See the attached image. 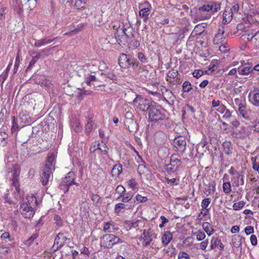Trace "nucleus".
<instances>
[{"label": "nucleus", "instance_id": "nucleus-1", "mask_svg": "<svg viewBox=\"0 0 259 259\" xmlns=\"http://www.w3.org/2000/svg\"><path fill=\"white\" fill-rule=\"evenodd\" d=\"M221 4L214 1H206L200 7L196 13V18L199 20L208 19L212 14L221 10Z\"/></svg>", "mask_w": 259, "mask_h": 259}, {"label": "nucleus", "instance_id": "nucleus-2", "mask_svg": "<svg viewBox=\"0 0 259 259\" xmlns=\"http://www.w3.org/2000/svg\"><path fill=\"white\" fill-rule=\"evenodd\" d=\"M134 32V30L130 24H122L116 29L114 36L118 44L123 47L126 46L128 40L135 35Z\"/></svg>", "mask_w": 259, "mask_h": 259}, {"label": "nucleus", "instance_id": "nucleus-3", "mask_svg": "<svg viewBox=\"0 0 259 259\" xmlns=\"http://www.w3.org/2000/svg\"><path fill=\"white\" fill-rule=\"evenodd\" d=\"M166 118L165 110L160 106H151L148 111V119L150 122H156Z\"/></svg>", "mask_w": 259, "mask_h": 259}, {"label": "nucleus", "instance_id": "nucleus-4", "mask_svg": "<svg viewBox=\"0 0 259 259\" xmlns=\"http://www.w3.org/2000/svg\"><path fill=\"white\" fill-rule=\"evenodd\" d=\"M100 244L106 248H111L114 245L123 241L117 236L112 234H106L100 237Z\"/></svg>", "mask_w": 259, "mask_h": 259}, {"label": "nucleus", "instance_id": "nucleus-5", "mask_svg": "<svg viewBox=\"0 0 259 259\" xmlns=\"http://www.w3.org/2000/svg\"><path fill=\"white\" fill-rule=\"evenodd\" d=\"M118 64L121 68L128 69L131 66L133 68L138 67L139 65V61L131 56L124 53H121L118 58Z\"/></svg>", "mask_w": 259, "mask_h": 259}, {"label": "nucleus", "instance_id": "nucleus-6", "mask_svg": "<svg viewBox=\"0 0 259 259\" xmlns=\"http://www.w3.org/2000/svg\"><path fill=\"white\" fill-rule=\"evenodd\" d=\"M229 173L231 176V179L233 187H238L244 185V175L243 171H238L234 167L231 166L229 169Z\"/></svg>", "mask_w": 259, "mask_h": 259}, {"label": "nucleus", "instance_id": "nucleus-7", "mask_svg": "<svg viewBox=\"0 0 259 259\" xmlns=\"http://www.w3.org/2000/svg\"><path fill=\"white\" fill-rule=\"evenodd\" d=\"M38 204L35 194H28L26 200L21 204L20 208L23 210H36Z\"/></svg>", "mask_w": 259, "mask_h": 259}, {"label": "nucleus", "instance_id": "nucleus-8", "mask_svg": "<svg viewBox=\"0 0 259 259\" xmlns=\"http://www.w3.org/2000/svg\"><path fill=\"white\" fill-rule=\"evenodd\" d=\"M133 104L135 107L143 112L149 110L150 108L152 106L150 100L142 97L141 95H137Z\"/></svg>", "mask_w": 259, "mask_h": 259}, {"label": "nucleus", "instance_id": "nucleus-9", "mask_svg": "<svg viewBox=\"0 0 259 259\" xmlns=\"http://www.w3.org/2000/svg\"><path fill=\"white\" fill-rule=\"evenodd\" d=\"M177 156V155H172L170 157V163L166 165L165 170L169 174L177 171L181 166V160L178 159Z\"/></svg>", "mask_w": 259, "mask_h": 259}, {"label": "nucleus", "instance_id": "nucleus-10", "mask_svg": "<svg viewBox=\"0 0 259 259\" xmlns=\"http://www.w3.org/2000/svg\"><path fill=\"white\" fill-rule=\"evenodd\" d=\"M69 240L63 233H59L55 237L53 248L57 250L63 247L67 240Z\"/></svg>", "mask_w": 259, "mask_h": 259}, {"label": "nucleus", "instance_id": "nucleus-11", "mask_svg": "<svg viewBox=\"0 0 259 259\" xmlns=\"http://www.w3.org/2000/svg\"><path fill=\"white\" fill-rule=\"evenodd\" d=\"M75 175L72 171H70L67 174L66 176L63 178L62 181L63 186L67 187L66 192L69 190V186L72 185H76L75 183Z\"/></svg>", "mask_w": 259, "mask_h": 259}, {"label": "nucleus", "instance_id": "nucleus-12", "mask_svg": "<svg viewBox=\"0 0 259 259\" xmlns=\"http://www.w3.org/2000/svg\"><path fill=\"white\" fill-rule=\"evenodd\" d=\"M247 21L251 25L254 24L259 28V13L256 11H250L247 15Z\"/></svg>", "mask_w": 259, "mask_h": 259}, {"label": "nucleus", "instance_id": "nucleus-13", "mask_svg": "<svg viewBox=\"0 0 259 259\" xmlns=\"http://www.w3.org/2000/svg\"><path fill=\"white\" fill-rule=\"evenodd\" d=\"M154 234L150 229L148 230H144L141 238L143 240V244L144 246H148L152 241V236Z\"/></svg>", "mask_w": 259, "mask_h": 259}, {"label": "nucleus", "instance_id": "nucleus-14", "mask_svg": "<svg viewBox=\"0 0 259 259\" xmlns=\"http://www.w3.org/2000/svg\"><path fill=\"white\" fill-rule=\"evenodd\" d=\"M174 145L177 150L182 152L186 149V142L183 137H179L174 139Z\"/></svg>", "mask_w": 259, "mask_h": 259}, {"label": "nucleus", "instance_id": "nucleus-15", "mask_svg": "<svg viewBox=\"0 0 259 259\" xmlns=\"http://www.w3.org/2000/svg\"><path fill=\"white\" fill-rule=\"evenodd\" d=\"M238 112L240 115L244 119L247 120L250 119L251 111L247 109L246 104H239Z\"/></svg>", "mask_w": 259, "mask_h": 259}, {"label": "nucleus", "instance_id": "nucleus-16", "mask_svg": "<svg viewBox=\"0 0 259 259\" xmlns=\"http://www.w3.org/2000/svg\"><path fill=\"white\" fill-rule=\"evenodd\" d=\"M259 29V28H258ZM247 39L250 41L256 47H259V29L255 30L247 34Z\"/></svg>", "mask_w": 259, "mask_h": 259}, {"label": "nucleus", "instance_id": "nucleus-17", "mask_svg": "<svg viewBox=\"0 0 259 259\" xmlns=\"http://www.w3.org/2000/svg\"><path fill=\"white\" fill-rule=\"evenodd\" d=\"M51 173V168H50L48 166L46 167H44L43 172L40 176V181L43 185L45 186L48 184Z\"/></svg>", "mask_w": 259, "mask_h": 259}, {"label": "nucleus", "instance_id": "nucleus-18", "mask_svg": "<svg viewBox=\"0 0 259 259\" xmlns=\"http://www.w3.org/2000/svg\"><path fill=\"white\" fill-rule=\"evenodd\" d=\"M229 179V176L225 174L223 177V191L226 194H229L232 191L231 185Z\"/></svg>", "mask_w": 259, "mask_h": 259}, {"label": "nucleus", "instance_id": "nucleus-19", "mask_svg": "<svg viewBox=\"0 0 259 259\" xmlns=\"http://www.w3.org/2000/svg\"><path fill=\"white\" fill-rule=\"evenodd\" d=\"M86 3L81 0H75L74 2V6L78 10H85L84 14L88 16L92 14V13L90 11L89 9H87L85 7Z\"/></svg>", "mask_w": 259, "mask_h": 259}, {"label": "nucleus", "instance_id": "nucleus-20", "mask_svg": "<svg viewBox=\"0 0 259 259\" xmlns=\"http://www.w3.org/2000/svg\"><path fill=\"white\" fill-rule=\"evenodd\" d=\"M218 247L220 250H223L224 245L222 243L221 240L218 237H212L210 241V250L214 249Z\"/></svg>", "mask_w": 259, "mask_h": 259}, {"label": "nucleus", "instance_id": "nucleus-21", "mask_svg": "<svg viewBox=\"0 0 259 259\" xmlns=\"http://www.w3.org/2000/svg\"><path fill=\"white\" fill-rule=\"evenodd\" d=\"M212 108H217L216 111L221 114H223L227 109V107L221 103L220 100H213L211 102Z\"/></svg>", "mask_w": 259, "mask_h": 259}, {"label": "nucleus", "instance_id": "nucleus-22", "mask_svg": "<svg viewBox=\"0 0 259 259\" xmlns=\"http://www.w3.org/2000/svg\"><path fill=\"white\" fill-rule=\"evenodd\" d=\"M179 73L177 69L174 68L169 70L167 73L166 80L171 85H175V81L172 80L178 76Z\"/></svg>", "mask_w": 259, "mask_h": 259}, {"label": "nucleus", "instance_id": "nucleus-23", "mask_svg": "<svg viewBox=\"0 0 259 259\" xmlns=\"http://www.w3.org/2000/svg\"><path fill=\"white\" fill-rule=\"evenodd\" d=\"M233 15L231 8L230 7H226L223 14V21L225 23H229L232 20Z\"/></svg>", "mask_w": 259, "mask_h": 259}, {"label": "nucleus", "instance_id": "nucleus-24", "mask_svg": "<svg viewBox=\"0 0 259 259\" xmlns=\"http://www.w3.org/2000/svg\"><path fill=\"white\" fill-rule=\"evenodd\" d=\"M20 122L23 124H29L31 122V118L26 111H22L19 115Z\"/></svg>", "mask_w": 259, "mask_h": 259}, {"label": "nucleus", "instance_id": "nucleus-25", "mask_svg": "<svg viewBox=\"0 0 259 259\" xmlns=\"http://www.w3.org/2000/svg\"><path fill=\"white\" fill-rule=\"evenodd\" d=\"M249 101L255 107H259V93L250 92L248 95Z\"/></svg>", "mask_w": 259, "mask_h": 259}, {"label": "nucleus", "instance_id": "nucleus-26", "mask_svg": "<svg viewBox=\"0 0 259 259\" xmlns=\"http://www.w3.org/2000/svg\"><path fill=\"white\" fill-rule=\"evenodd\" d=\"M124 124L126 128L131 132H134L137 130V124L134 119L124 120Z\"/></svg>", "mask_w": 259, "mask_h": 259}, {"label": "nucleus", "instance_id": "nucleus-27", "mask_svg": "<svg viewBox=\"0 0 259 259\" xmlns=\"http://www.w3.org/2000/svg\"><path fill=\"white\" fill-rule=\"evenodd\" d=\"M24 192L20 189L16 190L12 194L13 199L15 200V204H17L18 202H20L23 199Z\"/></svg>", "mask_w": 259, "mask_h": 259}, {"label": "nucleus", "instance_id": "nucleus-28", "mask_svg": "<svg viewBox=\"0 0 259 259\" xmlns=\"http://www.w3.org/2000/svg\"><path fill=\"white\" fill-rule=\"evenodd\" d=\"M56 38H57V37L53 39H48L47 37H45L41 39H36L34 45L36 48H39L53 42Z\"/></svg>", "mask_w": 259, "mask_h": 259}, {"label": "nucleus", "instance_id": "nucleus-29", "mask_svg": "<svg viewBox=\"0 0 259 259\" xmlns=\"http://www.w3.org/2000/svg\"><path fill=\"white\" fill-rule=\"evenodd\" d=\"M97 81L96 76L94 75H90L85 78V82L88 85L92 84L94 87H101L102 85L101 83H96Z\"/></svg>", "mask_w": 259, "mask_h": 259}, {"label": "nucleus", "instance_id": "nucleus-30", "mask_svg": "<svg viewBox=\"0 0 259 259\" xmlns=\"http://www.w3.org/2000/svg\"><path fill=\"white\" fill-rule=\"evenodd\" d=\"M223 152L227 155H230L232 153V145L230 141H226L222 144Z\"/></svg>", "mask_w": 259, "mask_h": 259}, {"label": "nucleus", "instance_id": "nucleus-31", "mask_svg": "<svg viewBox=\"0 0 259 259\" xmlns=\"http://www.w3.org/2000/svg\"><path fill=\"white\" fill-rule=\"evenodd\" d=\"M218 63V61L217 60H213L207 67V69L205 70L204 73L209 75L214 72L217 68V64Z\"/></svg>", "mask_w": 259, "mask_h": 259}, {"label": "nucleus", "instance_id": "nucleus-32", "mask_svg": "<svg viewBox=\"0 0 259 259\" xmlns=\"http://www.w3.org/2000/svg\"><path fill=\"white\" fill-rule=\"evenodd\" d=\"M55 157L56 155L54 152H49L47 156V163L45 167H46L48 166L50 168H52V166L55 164Z\"/></svg>", "mask_w": 259, "mask_h": 259}, {"label": "nucleus", "instance_id": "nucleus-33", "mask_svg": "<svg viewBox=\"0 0 259 259\" xmlns=\"http://www.w3.org/2000/svg\"><path fill=\"white\" fill-rule=\"evenodd\" d=\"M91 198L93 205L96 207V208H99L102 204L101 197L98 194L92 193L91 195Z\"/></svg>", "mask_w": 259, "mask_h": 259}, {"label": "nucleus", "instance_id": "nucleus-34", "mask_svg": "<svg viewBox=\"0 0 259 259\" xmlns=\"http://www.w3.org/2000/svg\"><path fill=\"white\" fill-rule=\"evenodd\" d=\"M122 172V165L120 164H116L114 165L111 170V174L114 177H117Z\"/></svg>", "mask_w": 259, "mask_h": 259}, {"label": "nucleus", "instance_id": "nucleus-35", "mask_svg": "<svg viewBox=\"0 0 259 259\" xmlns=\"http://www.w3.org/2000/svg\"><path fill=\"white\" fill-rule=\"evenodd\" d=\"M140 46V41L136 39L134 35L131 39L128 40V43H127L125 47H128V48H131L133 49H135L138 48Z\"/></svg>", "mask_w": 259, "mask_h": 259}, {"label": "nucleus", "instance_id": "nucleus-36", "mask_svg": "<svg viewBox=\"0 0 259 259\" xmlns=\"http://www.w3.org/2000/svg\"><path fill=\"white\" fill-rule=\"evenodd\" d=\"M159 85V83L158 82H156L152 84L153 89H148L147 90V92L149 94H151L154 96H156L157 97H160V94L158 92V86Z\"/></svg>", "mask_w": 259, "mask_h": 259}, {"label": "nucleus", "instance_id": "nucleus-37", "mask_svg": "<svg viewBox=\"0 0 259 259\" xmlns=\"http://www.w3.org/2000/svg\"><path fill=\"white\" fill-rule=\"evenodd\" d=\"M244 238L239 235H234L232 237V244L235 247H239L242 244V240Z\"/></svg>", "mask_w": 259, "mask_h": 259}, {"label": "nucleus", "instance_id": "nucleus-38", "mask_svg": "<svg viewBox=\"0 0 259 259\" xmlns=\"http://www.w3.org/2000/svg\"><path fill=\"white\" fill-rule=\"evenodd\" d=\"M172 234L169 231H166L164 233L161 238L162 243L164 245H167L172 239Z\"/></svg>", "mask_w": 259, "mask_h": 259}, {"label": "nucleus", "instance_id": "nucleus-39", "mask_svg": "<svg viewBox=\"0 0 259 259\" xmlns=\"http://www.w3.org/2000/svg\"><path fill=\"white\" fill-rule=\"evenodd\" d=\"M237 70L239 74L241 75H248L253 71V69H252V68L250 66L239 67Z\"/></svg>", "mask_w": 259, "mask_h": 259}, {"label": "nucleus", "instance_id": "nucleus-40", "mask_svg": "<svg viewBox=\"0 0 259 259\" xmlns=\"http://www.w3.org/2000/svg\"><path fill=\"white\" fill-rule=\"evenodd\" d=\"M87 123L85 125V133L89 135L90 133L92 132L93 127V123L92 118H87Z\"/></svg>", "mask_w": 259, "mask_h": 259}, {"label": "nucleus", "instance_id": "nucleus-41", "mask_svg": "<svg viewBox=\"0 0 259 259\" xmlns=\"http://www.w3.org/2000/svg\"><path fill=\"white\" fill-rule=\"evenodd\" d=\"M140 9L139 15L144 19V21L146 22L149 19V15H150L151 11L144 8Z\"/></svg>", "mask_w": 259, "mask_h": 259}, {"label": "nucleus", "instance_id": "nucleus-42", "mask_svg": "<svg viewBox=\"0 0 259 259\" xmlns=\"http://www.w3.org/2000/svg\"><path fill=\"white\" fill-rule=\"evenodd\" d=\"M165 179L167 184L170 186H177L179 185L180 177L171 179L165 177Z\"/></svg>", "mask_w": 259, "mask_h": 259}, {"label": "nucleus", "instance_id": "nucleus-43", "mask_svg": "<svg viewBox=\"0 0 259 259\" xmlns=\"http://www.w3.org/2000/svg\"><path fill=\"white\" fill-rule=\"evenodd\" d=\"M12 185L13 186L16 190L20 189V184L19 182V175L17 174V172L15 171L12 180Z\"/></svg>", "mask_w": 259, "mask_h": 259}, {"label": "nucleus", "instance_id": "nucleus-44", "mask_svg": "<svg viewBox=\"0 0 259 259\" xmlns=\"http://www.w3.org/2000/svg\"><path fill=\"white\" fill-rule=\"evenodd\" d=\"M40 53H38L35 56L32 57V59L26 69V71L31 69L34 64L37 62L41 56Z\"/></svg>", "mask_w": 259, "mask_h": 259}, {"label": "nucleus", "instance_id": "nucleus-45", "mask_svg": "<svg viewBox=\"0 0 259 259\" xmlns=\"http://www.w3.org/2000/svg\"><path fill=\"white\" fill-rule=\"evenodd\" d=\"M215 190V186L214 185L211 186L210 184H209L204 189L203 193L206 196H208L211 195L212 192H214Z\"/></svg>", "mask_w": 259, "mask_h": 259}, {"label": "nucleus", "instance_id": "nucleus-46", "mask_svg": "<svg viewBox=\"0 0 259 259\" xmlns=\"http://www.w3.org/2000/svg\"><path fill=\"white\" fill-rule=\"evenodd\" d=\"M192 89L191 83L189 81H185L182 84L183 92L188 93Z\"/></svg>", "mask_w": 259, "mask_h": 259}, {"label": "nucleus", "instance_id": "nucleus-47", "mask_svg": "<svg viewBox=\"0 0 259 259\" xmlns=\"http://www.w3.org/2000/svg\"><path fill=\"white\" fill-rule=\"evenodd\" d=\"M115 192L116 193L119 194V196L117 197V198L119 199L123 196V194L125 192V189L123 186L119 185L117 186L115 189Z\"/></svg>", "mask_w": 259, "mask_h": 259}, {"label": "nucleus", "instance_id": "nucleus-48", "mask_svg": "<svg viewBox=\"0 0 259 259\" xmlns=\"http://www.w3.org/2000/svg\"><path fill=\"white\" fill-rule=\"evenodd\" d=\"M99 144V151H101L103 154L106 155L108 157H109L108 155V148L106 145L104 143L101 144L98 142Z\"/></svg>", "mask_w": 259, "mask_h": 259}, {"label": "nucleus", "instance_id": "nucleus-49", "mask_svg": "<svg viewBox=\"0 0 259 259\" xmlns=\"http://www.w3.org/2000/svg\"><path fill=\"white\" fill-rule=\"evenodd\" d=\"M139 8H144L145 9H148L150 11L152 10V7L150 3L146 0L142 1L141 3L139 4Z\"/></svg>", "mask_w": 259, "mask_h": 259}, {"label": "nucleus", "instance_id": "nucleus-50", "mask_svg": "<svg viewBox=\"0 0 259 259\" xmlns=\"http://www.w3.org/2000/svg\"><path fill=\"white\" fill-rule=\"evenodd\" d=\"M225 39V36L215 34L213 38V42L214 45H219L224 42Z\"/></svg>", "mask_w": 259, "mask_h": 259}, {"label": "nucleus", "instance_id": "nucleus-51", "mask_svg": "<svg viewBox=\"0 0 259 259\" xmlns=\"http://www.w3.org/2000/svg\"><path fill=\"white\" fill-rule=\"evenodd\" d=\"M127 185L134 191L137 188L138 183L136 179H131L127 181Z\"/></svg>", "mask_w": 259, "mask_h": 259}, {"label": "nucleus", "instance_id": "nucleus-52", "mask_svg": "<svg viewBox=\"0 0 259 259\" xmlns=\"http://www.w3.org/2000/svg\"><path fill=\"white\" fill-rule=\"evenodd\" d=\"M17 119L15 116L12 117V125L11 127L12 133L16 132L19 128V125L17 123Z\"/></svg>", "mask_w": 259, "mask_h": 259}, {"label": "nucleus", "instance_id": "nucleus-53", "mask_svg": "<svg viewBox=\"0 0 259 259\" xmlns=\"http://www.w3.org/2000/svg\"><path fill=\"white\" fill-rule=\"evenodd\" d=\"M245 204V202L244 201H240L234 203L233 207L234 210H238L243 208Z\"/></svg>", "mask_w": 259, "mask_h": 259}, {"label": "nucleus", "instance_id": "nucleus-54", "mask_svg": "<svg viewBox=\"0 0 259 259\" xmlns=\"http://www.w3.org/2000/svg\"><path fill=\"white\" fill-rule=\"evenodd\" d=\"M202 227L208 236H210L213 232V230L211 229V231H209L210 225L208 222H204L202 224Z\"/></svg>", "mask_w": 259, "mask_h": 259}, {"label": "nucleus", "instance_id": "nucleus-55", "mask_svg": "<svg viewBox=\"0 0 259 259\" xmlns=\"http://www.w3.org/2000/svg\"><path fill=\"white\" fill-rule=\"evenodd\" d=\"M239 133L245 134L247 136H249L251 134V127H250V126H242L241 127L240 130L239 131Z\"/></svg>", "mask_w": 259, "mask_h": 259}, {"label": "nucleus", "instance_id": "nucleus-56", "mask_svg": "<svg viewBox=\"0 0 259 259\" xmlns=\"http://www.w3.org/2000/svg\"><path fill=\"white\" fill-rule=\"evenodd\" d=\"M251 127V131L253 130L254 132L259 133V120H255L252 122Z\"/></svg>", "mask_w": 259, "mask_h": 259}, {"label": "nucleus", "instance_id": "nucleus-57", "mask_svg": "<svg viewBox=\"0 0 259 259\" xmlns=\"http://www.w3.org/2000/svg\"><path fill=\"white\" fill-rule=\"evenodd\" d=\"M256 158L252 157L251 161L252 163V168L254 170L256 171L259 174V162L256 161Z\"/></svg>", "mask_w": 259, "mask_h": 259}, {"label": "nucleus", "instance_id": "nucleus-58", "mask_svg": "<svg viewBox=\"0 0 259 259\" xmlns=\"http://www.w3.org/2000/svg\"><path fill=\"white\" fill-rule=\"evenodd\" d=\"M222 44L219 47V50L220 52L223 53H226L228 52L230 50L229 45L224 41Z\"/></svg>", "mask_w": 259, "mask_h": 259}, {"label": "nucleus", "instance_id": "nucleus-59", "mask_svg": "<svg viewBox=\"0 0 259 259\" xmlns=\"http://www.w3.org/2000/svg\"><path fill=\"white\" fill-rule=\"evenodd\" d=\"M38 236V235L36 233L33 234L31 237H30L27 240L25 241V244L27 246H30L34 240L36 239Z\"/></svg>", "mask_w": 259, "mask_h": 259}, {"label": "nucleus", "instance_id": "nucleus-60", "mask_svg": "<svg viewBox=\"0 0 259 259\" xmlns=\"http://www.w3.org/2000/svg\"><path fill=\"white\" fill-rule=\"evenodd\" d=\"M194 234L196 235V239L198 241H202L205 238V233L200 230L197 231Z\"/></svg>", "mask_w": 259, "mask_h": 259}, {"label": "nucleus", "instance_id": "nucleus-61", "mask_svg": "<svg viewBox=\"0 0 259 259\" xmlns=\"http://www.w3.org/2000/svg\"><path fill=\"white\" fill-rule=\"evenodd\" d=\"M211 199L209 198H207L202 200L201 202V206L203 209H205L206 210H208L207 207L210 204Z\"/></svg>", "mask_w": 259, "mask_h": 259}, {"label": "nucleus", "instance_id": "nucleus-62", "mask_svg": "<svg viewBox=\"0 0 259 259\" xmlns=\"http://www.w3.org/2000/svg\"><path fill=\"white\" fill-rule=\"evenodd\" d=\"M133 197V195L132 193L128 192L125 194L122 197V201L123 202H127L131 200Z\"/></svg>", "mask_w": 259, "mask_h": 259}, {"label": "nucleus", "instance_id": "nucleus-63", "mask_svg": "<svg viewBox=\"0 0 259 259\" xmlns=\"http://www.w3.org/2000/svg\"><path fill=\"white\" fill-rule=\"evenodd\" d=\"M21 213L25 218L30 219L33 217L35 214V211H22Z\"/></svg>", "mask_w": 259, "mask_h": 259}, {"label": "nucleus", "instance_id": "nucleus-64", "mask_svg": "<svg viewBox=\"0 0 259 259\" xmlns=\"http://www.w3.org/2000/svg\"><path fill=\"white\" fill-rule=\"evenodd\" d=\"M204 74H205L204 71H203V70H200V69L195 70L192 73L193 76L196 78H198L200 77Z\"/></svg>", "mask_w": 259, "mask_h": 259}]
</instances>
